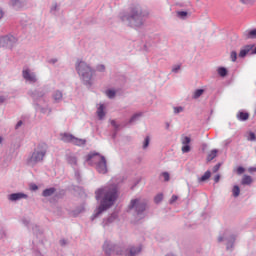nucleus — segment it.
<instances>
[{
	"instance_id": "nucleus-1",
	"label": "nucleus",
	"mask_w": 256,
	"mask_h": 256,
	"mask_svg": "<svg viewBox=\"0 0 256 256\" xmlns=\"http://www.w3.org/2000/svg\"><path fill=\"white\" fill-rule=\"evenodd\" d=\"M95 198L97 201H100V205L92 215V221L97 219V217L104 213V211L111 209V207L115 205L117 199L119 198V190L117 189V185L109 184L98 188L95 191Z\"/></svg>"
},
{
	"instance_id": "nucleus-2",
	"label": "nucleus",
	"mask_w": 256,
	"mask_h": 256,
	"mask_svg": "<svg viewBox=\"0 0 256 256\" xmlns=\"http://www.w3.org/2000/svg\"><path fill=\"white\" fill-rule=\"evenodd\" d=\"M123 23H127L130 27H143L145 23V15H143V9L139 4L132 5L128 14H123L120 16Z\"/></svg>"
},
{
	"instance_id": "nucleus-3",
	"label": "nucleus",
	"mask_w": 256,
	"mask_h": 256,
	"mask_svg": "<svg viewBox=\"0 0 256 256\" xmlns=\"http://www.w3.org/2000/svg\"><path fill=\"white\" fill-rule=\"evenodd\" d=\"M76 71L83 82L87 87L93 85V75H95V69L91 67L87 62L78 60L76 62Z\"/></svg>"
},
{
	"instance_id": "nucleus-4",
	"label": "nucleus",
	"mask_w": 256,
	"mask_h": 256,
	"mask_svg": "<svg viewBox=\"0 0 256 256\" xmlns=\"http://www.w3.org/2000/svg\"><path fill=\"white\" fill-rule=\"evenodd\" d=\"M28 95L32 97L36 107L43 113L44 115H51L52 109L47 103V99L45 98V90H30Z\"/></svg>"
},
{
	"instance_id": "nucleus-5",
	"label": "nucleus",
	"mask_w": 256,
	"mask_h": 256,
	"mask_svg": "<svg viewBox=\"0 0 256 256\" xmlns=\"http://www.w3.org/2000/svg\"><path fill=\"white\" fill-rule=\"evenodd\" d=\"M86 162L88 163V165L95 167L97 173H100V175H105L108 171L107 159L105 158V156L97 152H90L86 156Z\"/></svg>"
},
{
	"instance_id": "nucleus-6",
	"label": "nucleus",
	"mask_w": 256,
	"mask_h": 256,
	"mask_svg": "<svg viewBox=\"0 0 256 256\" xmlns=\"http://www.w3.org/2000/svg\"><path fill=\"white\" fill-rule=\"evenodd\" d=\"M45 155H47V144H38L26 160L28 167H35L36 165H39V163H43Z\"/></svg>"
},
{
	"instance_id": "nucleus-7",
	"label": "nucleus",
	"mask_w": 256,
	"mask_h": 256,
	"mask_svg": "<svg viewBox=\"0 0 256 256\" xmlns=\"http://www.w3.org/2000/svg\"><path fill=\"white\" fill-rule=\"evenodd\" d=\"M128 209L130 211H134V213H136V215L141 219L143 217V213H145L147 209V200L143 198L132 199Z\"/></svg>"
},
{
	"instance_id": "nucleus-8",
	"label": "nucleus",
	"mask_w": 256,
	"mask_h": 256,
	"mask_svg": "<svg viewBox=\"0 0 256 256\" xmlns=\"http://www.w3.org/2000/svg\"><path fill=\"white\" fill-rule=\"evenodd\" d=\"M102 249L107 256L123 255V248L120 245H116L111 241H105Z\"/></svg>"
},
{
	"instance_id": "nucleus-9",
	"label": "nucleus",
	"mask_w": 256,
	"mask_h": 256,
	"mask_svg": "<svg viewBox=\"0 0 256 256\" xmlns=\"http://www.w3.org/2000/svg\"><path fill=\"white\" fill-rule=\"evenodd\" d=\"M226 242L227 251H233L235 245V235L231 231L226 230L222 235L218 237V243Z\"/></svg>"
},
{
	"instance_id": "nucleus-10",
	"label": "nucleus",
	"mask_w": 256,
	"mask_h": 256,
	"mask_svg": "<svg viewBox=\"0 0 256 256\" xmlns=\"http://www.w3.org/2000/svg\"><path fill=\"white\" fill-rule=\"evenodd\" d=\"M22 77L26 83H29V85H35L39 80L37 74L29 68H24L22 70Z\"/></svg>"
},
{
	"instance_id": "nucleus-11",
	"label": "nucleus",
	"mask_w": 256,
	"mask_h": 256,
	"mask_svg": "<svg viewBox=\"0 0 256 256\" xmlns=\"http://www.w3.org/2000/svg\"><path fill=\"white\" fill-rule=\"evenodd\" d=\"M15 43H17V38L13 35H6L0 37V47L11 49Z\"/></svg>"
},
{
	"instance_id": "nucleus-12",
	"label": "nucleus",
	"mask_w": 256,
	"mask_h": 256,
	"mask_svg": "<svg viewBox=\"0 0 256 256\" xmlns=\"http://www.w3.org/2000/svg\"><path fill=\"white\" fill-rule=\"evenodd\" d=\"M23 199H29V195L24 192H16L8 195V201L10 203H18V201H23Z\"/></svg>"
},
{
	"instance_id": "nucleus-13",
	"label": "nucleus",
	"mask_w": 256,
	"mask_h": 256,
	"mask_svg": "<svg viewBox=\"0 0 256 256\" xmlns=\"http://www.w3.org/2000/svg\"><path fill=\"white\" fill-rule=\"evenodd\" d=\"M143 247L141 245H132L125 251L126 256H137L141 253Z\"/></svg>"
},
{
	"instance_id": "nucleus-14",
	"label": "nucleus",
	"mask_w": 256,
	"mask_h": 256,
	"mask_svg": "<svg viewBox=\"0 0 256 256\" xmlns=\"http://www.w3.org/2000/svg\"><path fill=\"white\" fill-rule=\"evenodd\" d=\"M29 0H10V5L13 7L16 11H19L20 9H23L27 7V2Z\"/></svg>"
},
{
	"instance_id": "nucleus-15",
	"label": "nucleus",
	"mask_w": 256,
	"mask_h": 256,
	"mask_svg": "<svg viewBox=\"0 0 256 256\" xmlns=\"http://www.w3.org/2000/svg\"><path fill=\"white\" fill-rule=\"evenodd\" d=\"M34 234L36 235V243H41L43 245V243H45V241H47V238H45V234H43V231H41L40 228H38V226H35L33 228Z\"/></svg>"
},
{
	"instance_id": "nucleus-16",
	"label": "nucleus",
	"mask_w": 256,
	"mask_h": 256,
	"mask_svg": "<svg viewBox=\"0 0 256 256\" xmlns=\"http://www.w3.org/2000/svg\"><path fill=\"white\" fill-rule=\"evenodd\" d=\"M66 161L68 165H71L73 169H77L78 162H77V155L73 153H69L66 155Z\"/></svg>"
},
{
	"instance_id": "nucleus-17",
	"label": "nucleus",
	"mask_w": 256,
	"mask_h": 256,
	"mask_svg": "<svg viewBox=\"0 0 256 256\" xmlns=\"http://www.w3.org/2000/svg\"><path fill=\"white\" fill-rule=\"evenodd\" d=\"M53 103H62L63 102V91L56 89L51 94Z\"/></svg>"
},
{
	"instance_id": "nucleus-18",
	"label": "nucleus",
	"mask_w": 256,
	"mask_h": 256,
	"mask_svg": "<svg viewBox=\"0 0 256 256\" xmlns=\"http://www.w3.org/2000/svg\"><path fill=\"white\" fill-rule=\"evenodd\" d=\"M182 153H189L191 151V146H189V143H191V138L189 136L182 137Z\"/></svg>"
},
{
	"instance_id": "nucleus-19",
	"label": "nucleus",
	"mask_w": 256,
	"mask_h": 256,
	"mask_svg": "<svg viewBox=\"0 0 256 256\" xmlns=\"http://www.w3.org/2000/svg\"><path fill=\"white\" fill-rule=\"evenodd\" d=\"M253 47H255V45H246V46H244V47L240 50V52H239V54H238V57H240L241 59H243L244 57H247V55H249V53H250V55H251V51H253Z\"/></svg>"
},
{
	"instance_id": "nucleus-20",
	"label": "nucleus",
	"mask_w": 256,
	"mask_h": 256,
	"mask_svg": "<svg viewBox=\"0 0 256 256\" xmlns=\"http://www.w3.org/2000/svg\"><path fill=\"white\" fill-rule=\"evenodd\" d=\"M97 117L100 121H103L105 119V105L100 104L96 111Z\"/></svg>"
},
{
	"instance_id": "nucleus-21",
	"label": "nucleus",
	"mask_w": 256,
	"mask_h": 256,
	"mask_svg": "<svg viewBox=\"0 0 256 256\" xmlns=\"http://www.w3.org/2000/svg\"><path fill=\"white\" fill-rule=\"evenodd\" d=\"M110 124L114 129V133H113L112 137H113V139H115L117 137V132L121 130V124L117 123V121H115V120H111Z\"/></svg>"
},
{
	"instance_id": "nucleus-22",
	"label": "nucleus",
	"mask_w": 256,
	"mask_h": 256,
	"mask_svg": "<svg viewBox=\"0 0 256 256\" xmlns=\"http://www.w3.org/2000/svg\"><path fill=\"white\" fill-rule=\"evenodd\" d=\"M86 144H87L86 139L77 138L75 136L72 139V145H76L77 147H84V145H86Z\"/></svg>"
},
{
	"instance_id": "nucleus-23",
	"label": "nucleus",
	"mask_w": 256,
	"mask_h": 256,
	"mask_svg": "<svg viewBox=\"0 0 256 256\" xmlns=\"http://www.w3.org/2000/svg\"><path fill=\"white\" fill-rule=\"evenodd\" d=\"M238 121H247L249 119V114L243 110L238 111L236 114Z\"/></svg>"
},
{
	"instance_id": "nucleus-24",
	"label": "nucleus",
	"mask_w": 256,
	"mask_h": 256,
	"mask_svg": "<svg viewBox=\"0 0 256 256\" xmlns=\"http://www.w3.org/2000/svg\"><path fill=\"white\" fill-rule=\"evenodd\" d=\"M56 191H57V189H55V187L46 188L45 190H43L42 196L43 197H52V195H55Z\"/></svg>"
},
{
	"instance_id": "nucleus-25",
	"label": "nucleus",
	"mask_w": 256,
	"mask_h": 256,
	"mask_svg": "<svg viewBox=\"0 0 256 256\" xmlns=\"http://www.w3.org/2000/svg\"><path fill=\"white\" fill-rule=\"evenodd\" d=\"M245 39H256V28L253 30H246L244 32Z\"/></svg>"
},
{
	"instance_id": "nucleus-26",
	"label": "nucleus",
	"mask_w": 256,
	"mask_h": 256,
	"mask_svg": "<svg viewBox=\"0 0 256 256\" xmlns=\"http://www.w3.org/2000/svg\"><path fill=\"white\" fill-rule=\"evenodd\" d=\"M75 136H73V134H68V133H64L62 134V138L61 140L64 142V143H73V138Z\"/></svg>"
},
{
	"instance_id": "nucleus-27",
	"label": "nucleus",
	"mask_w": 256,
	"mask_h": 256,
	"mask_svg": "<svg viewBox=\"0 0 256 256\" xmlns=\"http://www.w3.org/2000/svg\"><path fill=\"white\" fill-rule=\"evenodd\" d=\"M251 183H253V178L251 176L245 174L242 177L241 185H251Z\"/></svg>"
},
{
	"instance_id": "nucleus-28",
	"label": "nucleus",
	"mask_w": 256,
	"mask_h": 256,
	"mask_svg": "<svg viewBox=\"0 0 256 256\" xmlns=\"http://www.w3.org/2000/svg\"><path fill=\"white\" fill-rule=\"evenodd\" d=\"M60 6L57 4V2H53L50 7V13L52 15H57L59 13Z\"/></svg>"
},
{
	"instance_id": "nucleus-29",
	"label": "nucleus",
	"mask_w": 256,
	"mask_h": 256,
	"mask_svg": "<svg viewBox=\"0 0 256 256\" xmlns=\"http://www.w3.org/2000/svg\"><path fill=\"white\" fill-rule=\"evenodd\" d=\"M210 177H211V171H206L205 173H204V175H202L199 179H198V181H199V183H203V182H205V181H207V179H210Z\"/></svg>"
},
{
	"instance_id": "nucleus-30",
	"label": "nucleus",
	"mask_w": 256,
	"mask_h": 256,
	"mask_svg": "<svg viewBox=\"0 0 256 256\" xmlns=\"http://www.w3.org/2000/svg\"><path fill=\"white\" fill-rule=\"evenodd\" d=\"M217 153H219V150L213 149L207 156V161H213L215 157H217Z\"/></svg>"
},
{
	"instance_id": "nucleus-31",
	"label": "nucleus",
	"mask_w": 256,
	"mask_h": 256,
	"mask_svg": "<svg viewBox=\"0 0 256 256\" xmlns=\"http://www.w3.org/2000/svg\"><path fill=\"white\" fill-rule=\"evenodd\" d=\"M232 195L233 197H239V195H241V188H239V186L234 185L232 188Z\"/></svg>"
},
{
	"instance_id": "nucleus-32",
	"label": "nucleus",
	"mask_w": 256,
	"mask_h": 256,
	"mask_svg": "<svg viewBox=\"0 0 256 256\" xmlns=\"http://www.w3.org/2000/svg\"><path fill=\"white\" fill-rule=\"evenodd\" d=\"M139 117H141V113H136V114H134L131 118H130V120H129V124L130 125H133V123H137V121H139Z\"/></svg>"
},
{
	"instance_id": "nucleus-33",
	"label": "nucleus",
	"mask_w": 256,
	"mask_h": 256,
	"mask_svg": "<svg viewBox=\"0 0 256 256\" xmlns=\"http://www.w3.org/2000/svg\"><path fill=\"white\" fill-rule=\"evenodd\" d=\"M203 93H205L204 89L195 90L193 93V99H199V97H201V95H203Z\"/></svg>"
},
{
	"instance_id": "nucleus-34",
	"label": "nucleus",
	"mask_w": 256,
	"mask_h": 256,
	"mask_svg": "<svg viewBox=\"0 0 256 256\" xmlns=\"http://www.w3.org/2000/svg\"><path fill=\"white\" fill-rule=\"evenodd\" d=\"M115 95H117V92L115 90H106V96L108 97V99H115Z\"/></svg>"
},
{
	"instance_id": "nucleus-35",
	"label": "nucleus",
	"mask_w": 256,
	"mask_h": 256,
	"mask_svg": "<svg viewBox=\"0 0 256 256\" xmlns=\"http://www.w3.org/2000/svg\"><path fill=\"white\" fill-rule=\"evenodd\" d=\"M183 111H185V107H183V106H174L173 107L174 115H179V113H183Z\"/></svg>"
},
{
	"instance_id": "nucleus-36",
	"label": "nucleus",
	"mask_w": 256,
	"mask_h": 256,
	"mask_svg": "<svg viewBox=\"0 0 256 256\" xmlns=\"http://www.w3.org/2000/svg\"><path fill=\"white\" fill-rule=\"evenodd\" d=\"M218 75H220V77H227V68L225 67L218 68Z\"/></svg>"
},
{
	"instance_id": "nucleus-37",
	"label": "nucleus",
	"mask_w": 256,
	"mask_h": 256,
	"mask_svg": "<svg viewBox=\"0 0 256 256\" xmlns=\"http://www.w3.org/2000/svg\"><path fill=\"white\" fill-rule=\"evenodd\" d=\"M114 221H117V215L115 213L108 217L106 225H109V223H113Z\"/></svg>"
},
{
	"instance_id": "nucleus-38",
	"label": "nucleus",
	"mask_w": 256,
	"mask_h": 256,
	"mask_svg": "<svg viewBox=\"0 0 256 256\" xmlns=\"http://www.w3.org/2000/svg\"><path fill=\"white\" fill-rule=\"evenodd\" d=\"M149 143H151V138L149 136H146L143 142V149H147L149 147Z\"/></svg>"
},
{
	"instance_id": "nucleus-39",
	"label": "nucleus",
	"mask_w": 256,
	"mask_h": 256,
	"mask_svg": "<svg viewBox=\"0 0 256 256\" xmlns=\"http://www.w3.org/2000/svg\"><path fill=\"white\" fill-rule=\"evenodd\" d=\"M161 201H163V193L157 194L154 198V202L157 204L161 203Z\"/></svg>"
},
{
	"instance_id": "nucleus-40",
	"label": "nucleus",
	"mask_w": 256,
	"mask_h": 256,
	"mask_svg": "<svg viewBox=\"0 0 256 256\" xmlns=\"http://www.w3.org/2000/svg\"><path fill=\"white\" fill-rule=\"evenodd\" d=\"M96 71H98L99 73H105V65L103 64H98L96 66Z\"/></svg>"
},
{
	"instance_id": "nucleus-41",
	"label": "nucleus",
	"mask_w": 256,
	"mask_h": 256,
	"mask_svg": "<svg viewBox=\"0 0 256 256\" xmlns=\"http://www.w3.org/2000/svg\"><path fill=\"white\" fill-rule=\"evenodd\" d=\"M230 59L233 63H235V61H237V52L236 51H232L230 54Z\"/></svg>"
},
{
	"instance_id": "nucleus-42",
	"label": "nucleus",
	"mask_w": 256,
	"mask_h": 256,
	"mask_svg": "<svg viewBox=\"0 0 256 256\" xmlns=\"http://www.w3.org/2000/svg\"><path fill=\"white\" fill-rule=\"evenodd\" d=\"M181 71V65H174L172 67V73H179Z\"/></svg>"
},
{
	"instance_id": "nucleus-43",
	"label": "nucleus",
	"mask_w": 256,
	"mask_h": 256,
	"mask_svg": "<svg viewBox=\"0 0 256 256\" xmlns=\"http://www.w3.org/2000/svg\"><path fill=\"white\" fill-rule=\"evenodd\" d=\"M236 173L238 175H243L245 173V168H243V166H239L237 169H236Z\"/></svg>"
},
{
	"instance_id": "nucleus-44",
	"label": "nucleus",
	"mask_w": 256,
	"mask_h": 256,
	"mask_svg": "<svg viewBox=\"0 0 256 256\" xmlns=\"http://www.w3.org/2000/svg\"><path fill=\"white\" fill-rule=\"evenodd\" d=\"M240 1L244 5H253V3H255V0H240Z\"/></svg>"
},
{
	"instance_id": "nucleus-45",
	"label": "nucleus",
	"mask_w": 256,
	"mask_h": 256,
	"mask_svg": "<svg viewBox=\"0 0 256 256\" xmlns=\"http://www.w3.org/2000/svg\"><path fill=\"white\" fill-rule=\"evenodd\" d=\"M178 17H181V19H185L187 17V12L185 11H179L177 12Z\"/></svg>"
},
{
	"instance_id": "nucleus-46",
	"label": "nucleus",
	"mask_w": 256,
	"mask_h": 256,
	"mask_svg": "<svg viewBox=\"0 0 256 256\" xmlns=\"http://www.w3.org/2000/svg\"><path fill=\"white\" fill-rule=\"evenodd\" d=\"M177 199H179V197L177 195H172V197L169 200L170 205H173V203H175V201H177Z\"/></svg>"
},
{
	"instance_id": "nucleus-47",
	"label": "nucleus",
	"mask_w": 256,
	"mask_h": 256,
	"mask_svg": "<svg viewBox=\"0 0 256 256\" xmlns=\"http://www.w3.org/2000/svg\"><path fill=\"white\" fill-rule=\"evenodd\" d=\"M248 141H256L255 133L253 132L249 133Z\"/></svg>"
},
{
	"instance_id": "nucleus-48",
	"label": "nucleus",
	"mask_w": 256,
	"mask_h": 256,
	"mask_svg": "<svg viewBox=\"0 0 256 256\" xmlns=\"http://www.w3.org/2000/svg\"><path fill=\"white\" fill-rule=\"evenodd\" d=\"M219 169H221V163L216 164V165L212 168V171H213V173H217V171H219Z\"/></svg>"
},
{
	"instance_id": "nucleus-49",
	"label": "nucleus",
	"mask_w": 256,
	"mask_h": 256,
	"mask_svg": "<svg viewBox=\"0 0 256 256\" xmlns=\"http://www.w3.org/2000/svg\"><path fill=\"white\" fill-rule=\"evenodd\" d=\"M162 177L164 178V181H169V179H170L168 172H163Z\"/></svg>"
},
{
	"instance_id": "nucleus-50",
	"label": "nucleus",
	"mask_w": 256,
	"mask_h": 256,
	"mask_svg": "<svg viewBox=\"0 0 256 256\" xmlns=\"http://www.w3.org/2000/svg\"><path fill=\"white\" fill-rule=\"evenodd\" d=\"M5 237H7V231H5V230H0V238H1V239H5Z\"/></svg>"
},
{
	"instance_id": "nucleus-51",
	"label": "nucleus",
	"mask_w": 256,
	"mask_h": 256,
	"mask_svg": "<svg viewBox=\"0 0 256 256\" xmlns=\"http://www.w3.org/2000/svg\"><path fill=\"white\" fill-rule=\"evenodd\" d=\"M57 61H59L57 58H51L48 63H50L51 65H55V63H57Z\"/></svg>"
},
{
	"instance_id": "nucleus-52",
	"label": "nucleus",
	"mask_w": 256,
	"mask_h": 256,
	"mask_svg": "<svg viewBox=\"0 0 256 256\" xmlns=\"http://www.w3.org/2000/svg\"><path fill=\"white\" fill-rule=\"evenodd\" d=\"M23 126V121H18L17 122V124L15 125V129L17 130V129H19L20 127H22Z\"/></svg>"
},
{
	"instance_id": "nucleus-53",
	"label": "nucleus",
	"mask_w": 256,
	"mask_h": 256,
	"mask_svg": "<svg viewBox=\"0 0 256 256\" xmlns=\"http://www.w3.org/2000/svg\"><path fill=\"white\" fill-rule=\"evenodd\" d=\"M30 189L31 191H37V189H39V186H37L36 184H31Z\"/></svg>"
},
{
	"instance_id": "nucleus-54",
	"label": "nucleus",
	"mask_w": 256,
	"mask_h": 256,
	"mask_svg": "<svg viewBox=\"0 0 256 256\" xmlns=\"http://www.w3.org/2000/svg\"><path fill=\"white\" fill-rule=\"evenodd\" d=\"M220 179H221V175L217 174V175L214 177V182H215V183H219Z\"/></svg>"
},
{
	"instance_id": "nucleus-55",
	"label": "nucleus",
	"mask_w": 256,
	"mask_h": 256,
	"mask_svg": "<svg viewBox=\"0 0 256 256\" xmlns=\"http://www.w3.org/2000/svg\"><path fill=\"white\" fill-rule=\"evenodd\" d=\"M60 245L61 247H65V245H67V240L65 239L60 240Z\"/></svg>"
},
{
	"instance_id": "nucleus-56",
	"label": "nucleus",
	"mask_w": 256,
	"mask_h": 256,
	"mask_svg": "<svg viewBox=\"0 0 256 256\" xmlns=\"http://www.w3.org/2000/svg\"><path fill=\"white\" fill-rule=\"evenodd\" d=\"M6 100H7V97H5V96H0V104H1V103H5Z\"/></svg>"
},
{
	"instance_id": "nucleus-57",
	"label": "nucleus",
	"mask_w": 256,
	"mask_h": 256,
	"mask_svg": "<svg viewBox=\"0 0 256 256\" xmlns=\"http://www.w3.org/2000/svg\"><path fill=\"white\" fill-rule=\"evenodd\" d=\"M0 19H3V10L0 8Z\"/></svg>"
},
{
	"instance_id": "nucleus-58",
	"label": "nucleus",
	"mask_w": 256,
	"mask_h": 256,
	"mask_svg": "<svg viewBox=\"0 0 256 256\" xmlns=\"http://www.w3.org/2000/svg\"><path fill=\"white\" fill-rule=\"evenodd\" d=\"M22 222L24 223V225H29V221L27 220H22Z\"/></svg>"
},
{
	"instance_id": "nucleus-59",
	"label": "nucleus",
	"mask_w": 256,
	"mask_h": 256,
	"mask_svg": "<svg viewBox=\"0 0 256 256\" xmlns=\"http://www.w3.org/2000/svg\"><path fill=\"white\" fill-rule=\"evenodd\" d=\"M249 171H256V168H250Z\"/></svg>"
},
{
	"instance_id": "nucleus-60",
	"label": "nucleus",
	"mask_w": 256,
	"mask_h": 256,
	"mask_svg": "<svg viewBox=\"0 0 256 256\" xmlns=\"http://www.w3.org/2000/svg\"><path fill=\"white\" fill-rule=\"evenodd\" d=\"M1 143H3V138H2V137H0V144H1Z\"/></svg>"
},
{
	"instance_id": "nucleus-61",
	"label": "nucleus",
	"mask_w": 256,
	"mask_h": 256,
	"mask_svg": "<svg viewBox=\"0 0 256 256\" xmlns=\"http://www.w3.org/2000/svg\"><path fill=\"white\" fill-rule=\"evenodd\" d=\"M166 127H169V124H166Z\"/></svg>"
}]
</instances>
